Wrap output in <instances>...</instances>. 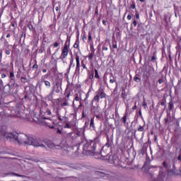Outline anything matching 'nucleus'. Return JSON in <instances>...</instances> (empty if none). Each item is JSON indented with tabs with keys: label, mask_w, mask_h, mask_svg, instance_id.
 <instances>
[{
	"label": "nucleus",
	"mask_w": 181,
	"mask_h": 181,
	"mask_svg": "<svg viewBox=\"0 0 181 181\" xmlns=\"http://www.w3.org/2000/svg\"><path fill=\"white\" fill-rule=\"evenodd\" d=\"M168 175H175V171L173 170H168Z\"/></svg>",
	"instance_id": "obj_40"
},
{
	"label": "nucleus",
	"mask_w": 181,
	"mask_h": 181,
	"mask_svg": "<svg viewBox=\"0 0 181 181\" xmlns=\"http://www.w3.org/2000/svg\"><path fill=\"white\" fill-rule=\"evenodd\" d=\"M82 40L83 42H86V40H87V37L86 35H82Z\"/></svg>",
	"instance_id": "obj_44"
},
{
	"label": "nucleus",
	"mask_w": 181,
	"mask_h": 181,
	"mask_svg": "<svg viewBox=\"0 0 181 181\" xmlns=\"http://www.w3.org/2000/svg\"><path fill=\"white\" fill-rule=\"evenodd\" d=\"M95 117H96V118H97L98 119H101V115H96Z\"/></svg>",
	"instance_id": "obj_54"
},
{
	"label": "nucleus",
	"mask_w": 181,
	"mask_h": 181,
	"mask_svg": "<svg viewBox=\"0 0 181 181\" xmlns=\"http://www.w3.org/2000/svg\"><path fill=\"white\" fill-rule=\"evenodd\" d=\"M21 83H22L23 84H26V83L28 82V78H27L26 77L22 76V77L21 78Z\"/></svg>",
	"instance_id": "obj_29"
},
{
	"label": "nucleus",
	"mask_w": 181,
	"mask_h": 181,
	"mask_svg": "<svg viewBox=\"0 0 181 181\" xmlns=\"http://www.w3.org/2000/svg\"><path fill=\"white\" fill-rule=\"evenodd\" d=\"M74 62V59H70V64H69V66L68 69V73H70V70L71 69V66H73Z\"/></svg>",
	"instance_id": "obj_31"
},
{
	"label": "nucleus",
	"mask_w": 181,
	"mask_h": 181,
	"mask_svg": "<svg viewBox=\"0 0 181 181\" xmlns=\"http://www.w3.org/2000/svg\"><path fill=\"white\" fill-rule=\"evenodd\" d=\"M151 75H150L149 74H146V72L144 74L143 77L146 83H149V79L151 78Z\"/></svg>",
	"instance_id": "obj_17"
},
{
	"label": "nucleus",
	"mask_w": 181,
	"mask_h": 181,
	"mask_svg": "<svg viewBox=\"0 0 181 181\" xmlns=\"http://www.w3.org/2000/svg\"><path fill=\"white\" fill-rule=\"evenodd\" d=\"M88 78L89 80H93L94 78V72H92L90 74V72H88Z\"/></svg>",
	"instance_id": "obj_34"
},
{
	"label": "nucleus",
	"mask_w": 181,
	"mask_h": 181,
	"mask_svg": "<svg viewBox=\"0 0 181 181\" xmlns=\"http://www.w3.org/2000/svg\"><path fill=\"white\" fill-rule=\"evenodd\" d=\"M69 52H70V40H66L61 50L59 59L64 60L69 56Z\"/></svg>",
	"instance_id": "obj_3"
},
{
	"label": "nucleus",
	"mask_w": 181,
	"mask_h": 181,
	"mask_svg": "<svg viewBox=\"0 0 181 181\" xmlns=\"http://www.w3.org/2000/svg\"><path fill=\"white\" fill-rule=\"evenodd\" d=\"M45 85L47 88H50L52 87V84L48 81H44Z\"/></svg>",
	"instance_id": "obj_30"
},
{
	"label": "nucleus",
	"mask_w": 181,
	"mask_h": 181,
	"mask_svg": "<svg viewBox=\"0 0 181 181\" xmlns=\"http://www.w3.org/2000/svg\"><path fill=\"white\" fill-rule=\"evenodd\" d=\"M10 175H12V176H17L18 177H21V175L18 173H11Z\"/></svg>",
	"instance_id": "obj_42"
},
{
	"label": "nucleus",
	"mask_w": 181,
	"mask_h": 181,
	"mask_svg": "<svg viewBox=\"0 0 181 181\" xmlns=\"http://www.w3.org/2000/svg\"><path fill=\"white\" fill-rule=\"evenodd\" d=\"M40 114L41 118H43V119H49L50 115H52V112L47 107H42L40 110Z\"/></svg>",
	"instance_id": "obj_6"
},
{
	"label": "nucleus",
	"mask_w": 181,
	"mask_h": 181,
	"mask_svg": "<svg viewBox=\"0 0 181 181\" xmlns=\"http://www.w3.org/2000/svg\"><path fill=\"white\" fill-rule=\"evenodd\" d=\"M125 97H127V95H125V93H122V98L125 99Z\"/></svg>",
	"instance_id": "obj_55"
},
{
	"label": "nucleus",
	"mask_w": 181,
	"mask_h": 181,
	"mask_svg": "<svg viewBox=\"0 0 181 181\" xmlns=\"http://www.w3.org/2000/svg\"><path fill=\"white\" fill-rule=\"evenodd\" d=\"M110 47L111 52H114V49H117V47H118V46L117 45V42H113L112 46L110 45Z\"/></svg>",
	"instance_id": "obj_25"
},
{
	"label": "nucleus",
	"mask_w": 181,
	"mask_h": 181,
	"mask_svg": "<svg viewBox=\"0 0 181 181\" xmlns=\"http://www.w3.org/2000/svg\"><path fill=\"white\" fill-rule=\"evenodd\" d=\"M88 43H90V48L94 46V41H93V37L91 36V33L89 32L88 33Z\"/></svg>",
	"instance_id": "obj_13"
},
{
	"label": "nucleus",
	"mask_w": 181,
	"mask_h": 181,
	"mask_svg": "<svg viewBox=\"0 0 181 181\" xmlns=\"http://www.w3.org/2000/svg\"><path fill=\"white\" fill-rule=\"evenodd\" d=\"M136 108H137V107H136V102H135L134 105L132 107L133 111H135V110H136Z\"/></svg>",
	"instance_id": "obj_48"
},
{
	"label": "nucleus",
	"mask_w": 181,
	"mask_h": 181,
	"mask_svg": "<svg viewBox=\"0 0 181 181\" xmlns=\"http://www.w3.org/2000/svg\"><path fill=\"white\" fill-rule=\"evenodd\" d=\"M9 78H10V83H12V81H15V74L13 71H11L9 73Z\"/></svg>",
	"instance_id": "obj_22"
},
{
	"label": "nucleus",
	"mask_w": 181,
	"mask_h": 181,
	"mask_svg": "<svg viewBox=\"0 0 181 181\" xmlns=\"http://www.w3.org/2000/svg\"><path fill=\"white\" fill-rule=\"evenodd\" d=\"M95 148H97V143L95 141L87 142L83 146V154L86 155V156H94V155H97Z\"/></svg>",
	"instance_id": "obj_2"
},
{
	"label": "nucleus",
	"mask_w": 181,
	"mask_h": 181,
	"mask_svg": "<svg viewBox=\"0 0 181 181\" xmlns=\"http://www.w3.org/2000/svg\"><path fill=\"white\" fill-rule=\"evenodd\" d=\"M0 136H4L7 139H15L18 144H25L26 145H32L33 146H36L37 148L40 146L44 148L45 145L42 141L33 139L32 136H28V135L23 133H6L4 131V127L0 125Z\"/></svg>",
	"instance_id": "obj_1"
},
{
	"label": "nucleus",
	"mask_w": 181,
	"mask_h": 181,
	"mask_svg": "<svg viewBox=\"0 0 181 181\" xmlns=\"http://www.w3.org/2000/svg\"><path fill=\"white\" fill-rule=\"evenodd\" d=\"M153 71H155V69H153V67L149 66L148 67V70H147V71L146 72V74H150L151 76H152V73H153Z\"/></svg>",
	"instance_id": "obj_23"
},
{
	"label": "nucleus",
	"mask_w": 181,
	"mask_h": 181,
	"mask_svg": "<svg viewBox=\"0 0 181 181\" xmlns=\"http://www.w3.org/2000/svg\"><path fill=\"white\" fill-rule=\"evenodd\" d=\"M69 88H70V83L66 86L65 89L64 95H66V97L64 98V102L61 104V107H69V100L67 98H70V95H71V90L69 91Z\"/></svg>",
	"instance_id": "obj_5"
},
{
	"label": "nucleus",
	"mask_w": 181,
	"mask_h": 181,
	"mask_svg": "<svg viewBox=\"0 0 181 181\" xmlns=\"http://www.w3.org/2000/svg\"><path fill=\"white\" fill-rule=\"evenodd\" d=\"M64 128L70 129H71V126L69 123H66V124L64 126Z\"/></svg>",
	"instance_id": "obj_37"
},
{
	"label": "nucleus",
	"mask_w": 181,
	"mask_h": 181,
	"mask_svg": "<svg viewBox=\"0 0 181 181\" xmlns=\"http://www.w3.org/2000/svg\"><path fill=\"white\" fill-rule=\"evenodd\" d=\"M105 157L106 158V160H107L108 163H110L111 165H117L115 160H114V156H105Z\"/></svg>",
	"instance_id": "obj_8"
},
{
	"label": "nucleus",
	"mask_w": 181,
	"mask_h": 181,
	"mask_svg": "<svg viewBox=\"0 0 181 181\" xmlns=\"http://www.w3.org/2000/svg\"><path fill=\"white\" fill-rule=\"evenodd\" d=\"M57 134H62V130H60V129H58L57 131Z\"/></svg>",
	"instance_id": "obj_60"
},
{
	"label": "nucleus",
	"mask_w": 181,
	"mask_h": 181,
	"mask_svg": "<svg viewBox=\"0 0 181 181\" xmlns=\"http://www.w3.org/2000/svg\"><path fill=\"white\" fill-rule=\"evenodd\" d=\"M127 118H128V112H125L121 119L122 122H123L124 125L127 124Z\"/></svg>",
	"instance_id": "obj_21"
},
{
	"label": "nucleus",
	"mask_w": 181,
	"mask_h": 181,
	"mask_svg": "<svg viewBox=\"0 0 181 181\" xmlns=\"http://www.w3.org/2000/svg\"><path fill=\"white\" fill-rule=\"evenodd\" d=\"M115 114L116 117H118L119 115V113H118V107H115Z\"/></svg>",
	"instance_id": "obj_41"
},
{
	"label": "nucleus",
	"mask_w": 181,
	"mask_h": 181,
	"mask_svg": "<svg viewBox=\"0 0 181 181\" xmlns=\"http://www.w3.org/2000/svg\"><path fill=\"white\" fill-rule=\"evenodd\" d=\"M133 25H134V28H136V25H138V23L136 22V20H134Z\"/></svg>",
	"instance_id": "obj_50"
},
{
	"label": "nucleus",
	"mask_w": 181,
	"mask_h": 181,
	"mask_svg": "<svg viewBox=\"0 0 181 181\" xmlns=\"http://www.w3.org/2000/svg\"><path fill=\"white\" fill-rule=\"evenodd\" d=\"M139 132H144L145 131V123L143 126L139 125V128L137 129Z\"/></svg>",
	"instance_id": "obj_26"
},
{
	"label": "nucleus",
	"mask_w": 181,
	"mask_h": 181,
	"mask_svg": "<svg viewBox=\"0 0 181 181\" xmlns=\"http://www.w3.org/2000/svg\"><path fill=\"white\" fill-rule=\"evenodd\" d=\"M33 121H35V122H37V124H40V122H41L40 116L39 115L35 114L33 116Z\"/></svg>",
	"instance_id": "obj_15"
},
{
	"label": "nucleus",
	"mask_w": 181,
	"mask_h": 181,
	"mask_svg": "<svg viewBox=\"0 0 181 181\" xmlns=\"http://www.w3.org/2000/svg\"><path fill=\"white\" fill-rule=\"evenodd\" d=\"M94 71H95V78H97L98 80H100V74H98V70L95 69Z\"/></svg>",
	"instance_id": "obj_28"
},
{
	"label": "nucleus",
	"mask_w": 181,
	"mask_h": 181,
	"mask_svg": "<svg viewBox=\"0 0 181 181\" xmlns=\"http://www.w3.org/2000/svg\"><path fill=\"white\" fill-rule=\"evenodd\" d=\"M75 60H76V71H79V70H80V66H81V65H80V56L76 55V58H75Z\"/></svg>",
	"instance_id": "obj_11"
},
{
	"label": "nucleus",
	"mask_w": 181,
	"mask_h": 181,
	"mask_svg": "<svg viewBox=\"0 0 181 181\" xmlns=\"http://www.w3.org/2000/svg\"><path fill=\"white\" fill-rule=\"evenodd\" d=\"M177 160H180L181 161V155L180 154L177 157Z\"/></svg>",
	"instance_id": "obj_63"
},
{
	"label": "nucleus",
	"mask_w": 181,
	"mask_h": 181,
	"mask_svg": "<svg viewBox=\"0 0 181 181\" xmlns=\"http://www.w3.org/2000/svg\"><path fill=\"white\" fill-rule=\"evenodd\" d=\"M11 85L9 83L6 85L3 88V91L5 94H9V93H11Z\"/></svg>",
	"instance_id": "obj_14"
},
{
	"label": "nucleus",
	"mask_w": 181,
	"mask_h": 181,
	"mask_svg": "<svg viewBox=\"0 0 181 181\" xmlns=\"http://www.w3.org/2000/svg\"><path fill=\"white\" fill-rule=\"evenodd\" d=\"M58 119L60 121V122H69V117L64 116L62 117L60 115H58Z\"/></svg>",
	"instance_id": "obj_12"
},
{
	"label": "nucleus",
	"mask_w": 181,
	"mask_h": 181,
	"mask_svg": "<svg viewBox=\"0 0 181 181\" xmlns=\"http://www.w3.org/2000/svg\"><path fill=\"white\" fill-rule=\"evenodd\" d=\"M131 9H135L136 8V5L135 4V2H132V4L130 6Z\"/></svg>",
	"instance_id": "obj_38"
},
{
	"label": "nucleus",
	"mask_w": 181,
	"mask_h": 181,
	"mask_svg": "<svg viewBox=\"0 0 181 181\" xmlns=\"http://www.w3.org/2000/svg\"><path fill=\"white\" fill-rule=\"evenodd\" d=\"M103 50L107 51V50H108V47H107L105 46H103Z\"/></svg>",
	"instance_id": "obj_57"
},
{
	"label": "nucleus",
	"mask_w": 181,
	"mask_h": 181,
	"mask_svg": "<svg viewBox=\"0 0 181 181\" xmlns=\"http://www.w3.org/2000/svg\"><path fill=\"white\" fill-rule=\"evenodd\" d=\"M54 93H56L57 94H59V93H60V88H59L57 86H53L49 95H51V97H52V95L54 94Z\"/></svg>",
	"instance_id": "obj_10"
},
{
	"label": "nucleus",
	"mask_w": 181,
	"mask_h": 181,
	"mask_svg": "<svg viewBox=\"0 0 181 181\" xmlns=\"http://www.w3.org/2000/svg\"><path fill=\"white\" fill-rule=\"evenodd\" d=\"M127 18V21H131L132 19V16H131V14H128Z\"/></svg>",
	"instance_id": "obj_45"
},
{
	"label": "nucleus",
	"mask_w": 181,
	"mask_h": 181,
	"mask_svg": "<svg viewBox=\"0 0 181 181\" xmlns=\"http://www.w3.org/2000/svg\"><path fill=\"white\" fill-rule=\"evenodd\" d=\"M110 83L114 84V83H115V79H110Z\"/></svg>",
	"instance_id": "obj_51"
},
{
	"label": "nucleus",
	"mask_w": 181,
	"mask_h": 181,
	"mask_svg": "<svg viewBox=\"0 0 181 181\" xmlns=\"http://www.w3.org/2000/svg\"><path fill=\"white\" fill-rule=\"evenodd\" d=\"M96 94L92 100V104L93 103H100V98H107V93H105V91L104 90H102L101 92L100 93V90H98L96 92ZM100 94V95H98Z\"/></svg>",
	"instance_id": "obj_7"
},
{
	"label": "nucleus",
	"mask_w": 181,
	"mask_h": 181,
	"mask_svg": "<svg viewBox=\"0 0 181 181\" xmlns=\"http://www.w3.org/2000/svg\"><path fill=\"white\" fill-rule=\"evenodd\" d=\"M112 139L107 136V143L105 144V146H107V148H110V146H112Z\"/></svg>",
	"instance_id": "obj_16"
},
{
	"label": "nucleus",
	"mask_w": 181,
	"mask_h": 181,
	"mask_svg": "<svg viewBox=\"0 0 181 181\" xmlns=\"http://www.w3.org/2000/svg\"><path fill=\"white\" fill-rule=\"evenodd\" d=\"M134 80L136 81V83H141V78L138 76H134Z\"/></svg>",
	"instance_id": "obj_36"
},
{
	"label": "nucleus",
	"mask_w": 181,
	"mask_h": 181,
	"mask_svg": "<svg viewBox=\"0 0 181 181\" xmlns=\"http://www.w3.org/2000/svg\"><path fill=\"white\" fill-rule=\"evenodd\" d=\"M163 168H165V169H169V168H170V166L169 165V164H168V163H166V161L163 162Z\"/></svg>",
	"instance_id": "obj_33"
},
{
	"label": "nucleus",
	"mask_w": 181,
	"mask_h": 181,
	"mask_svg": "<svg viewBox=\"0 0 181 181\" xmlns=\"http://www.w3.org/2000/svg\"><path fill=\"white\" fill-rule=\"evenodd\" d=\"M11 26H12L13 28H15V23L12 22V23H11Z\"/></svg>",
	"instance_id": "obj_64"
},
{
	"label": "nucleus",
	"mask_w": 181,
	"mask_h": 181,
	"mask_svg": "<svg viewBox=\"0 0 181 181\" xmlns=\"http://www.w3.org/2000/svg\"><path fill=\"white\" fill-rule=\"evenodd\" d=\"M5 53H6V54H7L8 56H9V54H11V51H9L8 49H6V50H5Z\"/></svg>",
	"instance_id": "obj_49"
},
{
	"label": "nucleus",
	"mask_w": 181,
	"mask_h": 181,
	"mask_svg": "<svg viewBox=\"0 0 181 181\" xmlns=\"http://www.w3.org/2000/svg\"><path fill=\"white\" fill-rule=\"evenodd\" d=\"M168 110L170 111H173L175 110V104L173 103V101H170L168 103Z\"/></svg>",
	"instance_id": "obj_19"
},
{
	"label": "nucleus",
	"mask_w": 181,
	"mask_h": 181,
	"mask_svg": "<svg viewBox=\"0 0 181 181\" xmlns=\"http://www.w3.org/2000/svg\"><path fill=\"white\" fill-rule=\"evenodd\" d=\"M54 87L60 88V89L62 90V83H60V81H56Z\"/></svg>",
	"instance_id": "obj_32"
},
{
	"label": "nucleus",
	"mask_w": 181,
	"mask_h": 181,
	"mask_svg": "<svg viewBox=\"0 0 181 181\" xmlns=\"http://www.w3.org/2000/svg\"><path fill=\"white\" fill-rule=\"evenodd\" d=\"M156 55H153L151 57V62H155V60H156Z\"/></svg>",
	"instance_id": "obj_43"
},
{
	"label": "nucleus",
	"mask_w": 181,
	"mask_h": 181,
	"mask_svg": "<svg viewBox=\"0 0 181 181\" xmlns=\"http://www.w3.org/2000/svg\"><path fill=\"white\" fill-rule=\"evenodd\" d=\"M78 36L79 35L78 34L75 43L73 45V47L74 49H78V50H80V39Z\"/></svg>",
	"instance_id": "obj_9"
},
{
	"label": "nucleus",
	"mask_w": 181,
	"mask_h": 181,
	"mask_svg": "<svg viewBox=\"0 0 181 181\" xmlns=\"http://www.w3.org/2000/svg\"><path fill=\"white\" fill-rule=\"evenodd\" d=\"M103 25H104V26H107V21L105 20H103Z\"/></svg>",
	"instance_id": "obj_52"
},
{
	"label": "nucleus",
	"mask_w": 181,
	"mask_h": 181,
	"mask_svg": "<svg viewBox=\"0 0 181 181\" xmlns=\"http://www.w3.org/2000/svg\"><path fill=\"white\" fill-rule=\"evenodd\" d=\"M33 69L35 70H37V69H39V66H37L36 61H35V64L33 66Z\"/></svg>",
	"instance_id": "obj_39"
},
{
	"label": "nucleus",
	"mask_w": 181,
	"mask_h": 181,
	"mask_svg": "<svg viewBox=\"0 0 181 181\" xmlns=\"http://www.w3.org/2000/svg\"><path fill=\"white\" fill-rule=\"evenodd\" d=\"M164 121H165V124H168L169 123V119H168V118H165Z\"/></svg>",
	"instance_id": "obj_53"
},
{
	"label": "nucleus",
	"mask_w": 181,
	"mask_h": 181,
	"mask_svg": "<svg viewBox=\"0 0 181 181\" xmlns=\"http://www.w3.org/2000/svg\"><path fill=\"white\" fill-rule=\"evenodd\" d=\"M28 29H29L30 31L33 30V25H28Z\"/></svg>",
	"instance_id": "obj_47"
},
{
	"label": "nucleus",
	"mask_w": 181,
	"mask_h": 181,
	"mask_svg": "<svg viewBox=\"0 0 181 181\" xmlns=\"http://www.w3.org/2000/svg\"><path fill=\"white\" fill-rule=\"evenodd\" d=\"M59 46H60V42H55L53 44V47H54V49H56L57 47H59Z\"/></svg>",
	"instance_id": "obj_35"
},
{
	"label": "nucleus",
	"mask_w": 181,
	"mask_h": 181,
	"mask_svg": "<svg viewBox=\"0 0 181 181\" xmlns=\"http://www.w3.org/2000/svg\"><path fill=\"white\" fill-rule=\"evenodd\" d=\"M81 67H82V69L83 70H86L88 71V73H90V69H88V68H87V66L84 63V60L81 61Z\"/></svg>",
	"instance_id": "obj_20"
},
{
	"label": "nucleus",
	"mask_w": 181,
	"mask_h": 181,
	"mask_svg": "<svg viewBox=\"0 0 181 181\" xmlns=\"http://www.w3.org/2000/svg\"><path fill=\"white\" fill-rule=\"evenodd\" d=\"M6 77V74H1V78H5Z\"/></svg>",
	"instance_id": "obj_59"
},
{
	"label": "nucleus",
	"mask_w": 181,
	"mask_h": 181,
	"mask_svg": "<svg viewBox=\"0 0 181 181\" xmlns=\"http://www.w3.org/2000/svg\"><path fill=\"white\" fill-rule=\"evenodd\" d=\"M50 129H54V126H48Z\"/></svg>",
	"instance_id": "obj_62"
},
{
	"label": "nucleus",
	"mask_w": 181,
	"mask_h": 181,
	"mask_svg": "<svg viewBox=\"0 0 181 181\" xmlns=\"http://www.w3.org/2000/svg\"><path fill=\"white\" fill-rule=\"evenodd\" d=\"M136 19H139V13L138 11H136Z\"/></svg>",
	"instance_id": "obj_46"
},
{
	"label": "nucleus",
	"mask_w": 181,
	"mask_h": 181,
	"mask_svg": "<svg viewBox=\"0 0 181 181\" xmlns=\"http://www.w3.org/2000/svg\"><path fill=\"white\" fill-rule=\"evenodd\" d=\"M72 105L74 110L78 111L82 107L83 103H81V95H78V93L75 94V98L72 102Z\"/></svg>",
	"instance_id": "obj_4"
},
{
	"label": "nucleus",
	"mask_w": 181,
	"mask_h": 181,
	"mask_svg": "<svg viewBox=\"0 0 181 181\" xmlns=\"http://www.w3.org/2000/svg\"><path fill=\"white\" fill-rule=\"evenodd\" d=\"M158 83H159V84H162V83H163V79H162V78L159 79Z\"/></svg>",
	"instance_id": "obj_56"
},
{
	"label": "nucleus",
	"mask_w": 181,
	"mask_h": 181,
	"mask_svg": "<svg viewBox=\"0 0 181 181\" xmlns=\"http://www.w3.org/2000/svg\"><path fill=\"white\" fill-rule=\"evenodd\" d=\"M90 127L95 128V125L94 124V117L90 119Z\"/></svg>",
	"instance_id": "obj_27"
},
{
	"label": "nucleus",
	"mask_w": 181,
	"mask_h": 181,
	"mask_svg": "<svg viewBox=\"0 0 181 181\" xmlns=\"http://www.w3.org/2000/svg\"><path fill=\"white\" fill-rule=\"evenodd\" d=\"M10 87H11L12 88H19V84L16 83V79L14 80V81H12V83H10Z\"/></svg>",
	"instance_id": "obj_18"
},
{
	"label": "nucleus",
	"mask_w": 181,
	"mask_h": 181,
	"mask_svg": "<svg viewBox=\"0 0 181 181\" xmlns=\"http://www.w3.org/2000/svg\"><path fill=\"white\" fill-rule=\"evenodd\" d=\"M94 54H95V52L93 51L90 53H89L88 54V62H93V59H94Z\"/></svg>",
	"instance_id": "obj_24"
},
{
	"label": "nucleus",
	"mask_w": 181,
	"mask_h": 181,
	"mask_svg": "<svg viewBox=\"0 0 181 181\" xmlns=\"http://www.w3.org/2000/svg\"><path fill=\"white\" fill-rule=\"evenodd\" d=\"M8 43V40H5V41H4V46H7Z\"/></svg>",
	"instance_id": "obj_61"
},
{
	"label": "nucleus",
	"mask_w": 181,
	"mask_h": 181,
	"mask_svg": "<svg viewBox=\"0 0 181 181\" xmlns=\"http://www.w3.org/2000/svg\"><path fill=\"white\" fill-rule=\"evenodd\" d=\"M59 9H60V6L59 7V6L55 7V10L57 12H59Z\"/></svg>",
	"instance_id": "obj_58"
}]
</instances>
